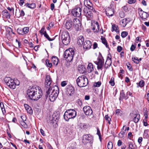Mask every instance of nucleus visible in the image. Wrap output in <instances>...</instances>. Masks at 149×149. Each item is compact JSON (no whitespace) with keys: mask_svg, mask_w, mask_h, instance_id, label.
Masks as SVG:
<instances>
[{"mask_svg":"<svg viewBox=\"0 0 149 149\" xmlns=\"http://www.w3.org/2000/svg\"><path fill=\"white\" fill-rule=\"evenodd\" d=\"M52 82L51 78L49 75L46 76L45 85L46 89H48L46 92L45 97L47 98L49 96L50 100L51 102L54 101L56 98L59 93V88L58 86H55L52 89L51 88V84Z\"/></svg>","mask_w":149,"mask_h":149,"instance_id":"nucleus-1","label":"nucleus"},{"mask_svg":"<svg viewBox=\"0 0 149 149\" xmlns=\"http://www.w3.org/2000/svg\"><path fill=\"white\" fill-rule=\"evenodd\" d=\"M27 94L31 100H37L41 98L42 95V91L39 87L33 86L27 91Z\"/></svg>","mask_w":149,"mask_h":149,"instance_id":"nucleus-2","label":"nucleus"},{"mask_svg":"<svg viewBox=\"0 0 149 149\" xmlns=\"http://www.w3.org/2000/svg\"><path fill=\"white\" fill-rule=\"evenodd\" d=\"M4 81L6 84L10 88L14 89L16 86H19V82L17 80H13L10 77H6L5 78Z\"/></svg>","mask_w":149,"mask_h":149,"instance_id":"nucleus-3","label":"nucleus"},{"mask_svg":"<svg viewBox=\"0 0 149 149\" xmlns=\"http://www.w3.org/2000/svg\"><path fill=\"white\" fill-rule=\"evenodd\" d=\"M75 55L74 51L72 48L66 50L64 53V57L68 62H71Z\"/></svg>","mask_w":149,"mask_h":149,"instance_id":"nucleus-4","label":"nucleus"},{"mask_svg":"<svg viewBox=\"0 0 149 149\" xmlns=\"http://www.w3.org/2000/svg\"><path fill=\"white\" fill-rule=\"evenodd\" d=\"M77 112L76 111L72 109L67 110L65 113L64 118L66 121L71 118H74L76 116Z\"/></svg>","mask_w":149,"mask_h":149,"instance_id":"nucleus-5","label":"nucleus"},{"mask_svg":"<svg viewBox=\"0 0 149 149\" xmlns=\"http://www.w3.org/2000/svg\"><path fill=\"white\" fill-rule=\"evenodd\" d=\"M77 83L79 87H84L86 86L88 83L87 78L84 75L79 76L77 79Z\"/></svg>","mask_w":149,"mask_h":149,"instance_id":"nucleus-6","label":"nucleus"},{"mask_svg":"<svg viewBox=\"0 0 149 149\" xmlns=\"http://www.w3.org/2000/svg\"><path fill=\"white\" fill-rule=\"evenodd\" d=\"M63 44L65 45L69 44L70 41V37L69 33L67 31L63 32L61 36Z\"/></svg>","mask_w":149,"mask_h":149,"instance_id":"nucleus-7","label":"nucleus"},{"mask_svg":"<svg viewBox=\"0 0 149 149\" xmlns=\"http://www.w3.org/2000/svg\"><path fill=\"white\" fill-rule=\"evenodd\" d=\"M93 140V137L91 135L86 134L83 136L82 142L84 145H86L88 143L92 144Z\"/></svg>","mask_w":149,"mask_h":149,"instance_id":"nucleus-8","label":"nucleus"},{"mask_svg":"<svg viewBox=\"0 0 149 149\" xmlns=\"http://www.w3.org/2000/svg\"><path fill=\"white\" fill-rule=\"evenodd\" d=\"M84 4L86 8L91 10L93 12H96L93 5L90 0H85L84 1Z\"/></svg>","mask_w":149,"mask_h":149,"instance_id":"nucleus-9","label":"nucleus"},{"mask_svg":"<svg viewBox=\"0 0 149 149\" xmlns=\"http://www.w3.org/2000/svg\"><path fill=\"white\" fill-rule=\"evenodd\" d=\"M91 10L87 9V8H84L83 10V13L84 15L86 17L88 20H91L93 18V11H91Z\"/></svg>","mask_w":149,"mask_h":149,"instance_id":"nucleus-10","label":"nucleus"},{"mask_svg":"<svg viewBox=\"0 0 149 149\" xmlns=\"http://www.w3.org/2000/svg\"><path fill=\"white\" fill-rule=\"evenodd\" d=\"M81 10L80 8L76 7L72 10L71 13L74 16L79 17L81 15Z\"/></svg>","mask_w":149,"mask_h":149,"instance_id":"nucleus-11","label":"nucleus"},{"mask_svg":"<svg viewBox=\"0 0 149 149\" xmlns=\"http://www.w3.org/2000/svg\"><path fill=\"white\" fill-rule=\"evenodd\" d=\"M98 61H95V63L97 65V69L99 70H102V68L104 64V59L103 57L101 56V57L97 58Z\"/></svg>","mask_w":149,"mask_h":149,"instance_id":"nucleus-12","label":"nucleus"},{"mask_svg":"<svg viewBox=\"0 0 149 149\" xmlns=\"http://www.w3.org/2000/svg\"><path fill=\"white\" fill-rule=\"evenodd\" d=\"M74 93V88L71 85H69L66 86V94L68 96H72Z\"/></svg>","mask_w":149,"mask_h":149,"instance_id":"nucleus-13","label":"nucleus"},{"mask_svg":"<svg viewBox=\"0 0 149 149\" xmlns=\"http://www.w3.org/2000/svg\"><path fill=\"white\" fill-rule=\"evenodd\" d=\"M83 110L85 114L88 116H90L93 113L92 110L89 106L84 107L83 108Z\"/></svg>","mask_w":149,"mask_h":149,"instance_id":"nucleus-14","label":"nucleus"},{"mask_svg":"<svg viewBox=\"0 0 149 149\" xmlns=\"http://www.w3.org/2000/svg\"><path fill=\"white\" fill-rule=\"evenodd\" d=\"M131 118H132L133 121L135 123H137L140 120V115L139 114L130 113Z\"/></svg>","mask_w":149,"mask_h":149,"instance_id":"nucleus-15","label":"nucleus"},{"mask_svg":"<svg viewBox=\"0 0 149 149\" xmlns=\"http://www.w3.org/2000/svg\"><path fill=\"white\" fill-rule=\"evenodd\" d=\"M60 114L57 112H54L52 116V119L51 120V123H54L58 121L59 118Z\"/></svg>","mask_w":149,"mask_h":149,"instance_id":"nucleus-16","label":"nucleus"},{"mask_svg":"<svg viewBox=\"0 0 149 149\" xmlns=\"http://www.w3.org/2000/svg\"><path fill=\"white\" fill-rule=\"evenodd\" d=\"M105 11L106 15L109 17L113 16L114 14L113 10L111 7H108L106 8Z\"/></svg>","mask_w":149,"mask_h":149,"instance_id":"nucleus-17","label":"nucleus"},{"mask_svg":"<svg viewBox=\"0 0 149 149\" xmlns=\"http://www.w3.org/2000/svg\"><path fill=\"white\" fill-rule=\"evenodd\" d=\"M92 44L89 40H86L84 43L83 47L86 50H89L91 48Z\"/></svg>","mask_w":149,"mask_h":149,"instance_id":"nucleus-18","label":"nucleus"},{"mask_svg":"<svg viewBox=\"0 0 149 149\" xmlns=\"http://www.w3.org/2000/svg\"><path fill=\"white\" fill-rule=\"evenodd\" d=\"M92 30L95 33H97L99 32L100 29L99 25L98 22L96 21H94V25H92Z\"/></svg>","mask_w":149,"mask_h":149,"instance_id":"nucleus-19","label":"nucleus"},{"mask_svg":"<svg viewBox=\"0 0 149 149\" xmlns=\"http://www.w3.org/2000/svg\"><path fill=\"white\" fill-rule=\"evenodd\" d=\"M129 97L127 96V95H125L124 90H122L120 92V95L119 98V100L122 101L124 99L126 100Z\"/></svg>","mask_w":149,"mask_h":149,"instance_id":"nucleus-20","label":"nucleus"},{"mask_svg":"<svg viewBox=\"0 0 149 149\" xmlns=\"http://www.w3.org/2000/svg\"><path fill=\"white\" fill-rule=\"evenodd\" d=\"M128 19H129L128 18L127 19L125 18L121 20L120 22V25L123 27H125L127 24L129 23L130 22V21L129 20H128Z\"/></svg>","mask_w":149,"mask_h":149,"instance_id":"nucleus-21","label":"nucleus"},{"mask_svg":"<svg viewBox=\"0 0 149 149\" xmlns=\"http://www.w3.org/2000/svg\"><path fill=\"white\" fill-rule=\"evenodd\" d=\"M3 17L6 19H10V14L8 11L6 9L3 10L2 12Z\"/></svg>","mask_w":149,"mask_h":149,"instance_id":"nucleus-22","label":"nucleus"},{"mask_svg":"<svg viewBox=\"0 0 149 149\" xmlns=\"http://www.w3.org/2000/svg\"><path fill=\"white\" fill-rule=\"evenodd\" d=\"M58 59L56 56H53L52 58V61L53 65L55 66H56L58 63Z\"/></svg>","mask_w":149,"mask_h":149,"instance_id":"nucleus-23","label":"nucleus"},{"mask_svg":"<svg viewBox=\"0 0 149 149\" xmlns=\"http://www.w3.org/2000/svg\"><path fill=\"white\" fill-rule=\"evenodd\" d=\"M111 60V58H109V59H107L104 65L105 68L107 69L110 66L112 63Z\"/></svg>","mask_w":149,"mask_h":149,"instance_id":"nucleus-24","label":"nucleus"},{"mask_svg":"<svg viewBox=\"0 0 149 149\" xmlns=\"http://www.w3.org/2000/svg\"><path fill=\"white\" fill-rule=\"evenodd\" d=\"M24 106L27 113L30 114H32L33 113V110L31 108L26 104H24Z\"/></svg>","mask_w":149,"mask_h":149,"instance_id":"nucleus-25","label":"nucleus"},{"mask_svg":"<svg viewBox=\"0 0 149 149\" xmlns=\"http://www.w3.org/2000/svg\"><path fill=\"white\" fill-rule=\"evenodd\" d=\"M72 22L71 20H68L66 23L65 27L67 29H70L72 26Z\"/></svg>","mask_w":149,"mask_h":149,"instance_id":"nucleus-26","label":"nucleus"},{"mask_svg":"<svg viewBox=\"0 0 149 149\" xmlns=\"http://www.w3.org/2000/svg\"><path fill=\"white\" fill-rule=\"evenodd\" d=\"M84 38L82 36H80L77 38V43L79 45H81L84 43Z\"/></svg>","mask_w":149,"mask_h":149,"instance_id":"nucleus-27","label":"nucleus"},{"mask_svg":"<svg viewBox=\"0 0 149 149\" xmlns=\"http://www.w3.org/2000/svg\"><path fill=\"white\" fill-rule=\"evenodd\" d=\"M140 17L142 19H145L148 16V14L146 12H143L142 13H140L139 15Z\"/></svg>","mask_w":149,"mask_h":149,"instance_id":"nucleus-28","label":"nucleus"},{"mask_svg":"<svg viewBox=\"0 0 149 149\" xmlns=\"http://www.w3.org/2000/svg\"><path fill=\"white\" fill-rule=\"evenodd\" d=\"M87 71L88 73H91L93 70V64L91 63H88L87 68Z\"/></svg>","mask_w":149,"mask_h":149,"instance_id":"nucleus-29","label":"nucleus"},{"mask_svg":"<svg viewBox=\"0 0 149 149\" xmlns=\"http://www.w3.org/2000/svg\"><path fill=\"white\" fill-rule=\"evenodd\" d=\"M24 6L31 9H33L36 7L35 4L34 3H26L25 4Z\"/></svg>","mask_w":149,"mask_h":149,"instance_id":"nucleus-30","label":"nucleus"},{"mask_svg":"<svg viewBox=\"0 0 149 149\" xmlns=\"http://www.w3.org/2000/svg\"><path fill=\"white\" fill-rule=\"evenodd\" d=\"M19 11L20 12L19 15H17L16 13H15V16L17 18H19L20 17H23L25 15V13L23 10H22L21 11L19 10Z\"/></svg>","mask_w":149,"mask_h":149,"instance_id":"nucleus-31","label":"nucleus"},{"mask_svg":"<svg viewBox=\"0 0 149 149\" xmlns=\"http://www.w3.org/2000/svg\"><path fill=\"white\" fill-rule=\"evenodd\" d=\"M136 84L137 85V87H138L139 86L141 88L144 86L145 85V82L141 80L139 81V83H137Z\"/></svg>","mask_w":149,"mask_h":149,"instance_id":"nucleus-32","label":"nucleus"},{"mask_svg":"<svg viewBox=\"0 0 149 149\" xmlns=\"http://www.w3.org/2000/svg\"><path fill=\"white\" fill-rule=\"evenodd\" d=\"M112 30L111 31L112 32L114 31H115L117 32H119L118 31V26L115 24L112 25Z\"/></svg>","mask_w":149,"mask_h":149,"instance_id":"nucleus-33","label":"nucleus"},{"mask_svg":"<svg viewBox=\"0 0 149 149\" xmlns=\"http://www.w3.org/2000/svg\"><path fill=\"white\" fill-rule=\"evenodd\" d=\"M22 32L23 33L24 35L27 33L29 31V28L28 27H24L22 29Z\"/></svg>","mask_w":149,"mask_h":149,"instance_id":"nucleus-34","label":"nucleus"},{"mask_svg":"<svg viewBox=\"0 0 149 149\" xmlns=\"http://www.w3.org/2000/svg\"><path fill=\"white\" fill-rule=\"evenodd\" d=\"M81 25V24L80 22L79 23L76 24L75 25H74V26L75 30L78 31H79V29H80Z\"/></svg>","mask_w":149,"mask_h":149,"instance_id":"nucleus-35","label":"nucleus"},{"mask_svg":"<svg viewBox=\"0 0 149 149\" xmlns=\"http://www.w3.org/2000/svg\"><path fill=\"white\" fill-rule=\"evenodd\" d=\"M101 40L102 43L106 46V47L109 48V46L107 45V43L106 39L104 38H102Z\"/></svg>","mask_w":149,"mask_h":149,"instance_id":"nucleus-36","label":"nucleus"},{"mask_svg":"<svg viewBox=\"0 0 149 149\" xmlns=\"http://www.w3.org/2000/svg\"><path fill=\"white\" fill-rule=\"evenodd\" d=\"M124 70L122 69L120 70V72L118 74V77L122 79L123 76V74L124 73Z\"/></svg>","mask_w":149,"mask_h":149,"instance_id":"nucleus-37","label":"nucleus"},{"mask_svg":"<svg viewBox=\"0 0 149 149\" xmlns=\"http://www.w3.org/2000/svg\"><path fill=\"white\" fill-rule=\"evenodd\" d=\"M44 34V36L49 41H51L54 40V39H51L49 36V35L47 33L46 31H45Z\"/></svg>","mask_w":149,"mask_h":149,"instance_id":"nucleus-38","label":"nucleus"},{"mask_svg":"<svg viewBox=\"0 0 149 149\" xmlns=\"http://www.w3.org/2000/svg\"><path fill=\"white\" fill-rule=\"evenodd\" d=\"M114 80V78L113 77H112L111 78L110 80L109 81V83L112 86H113L115 85Z\"/></svg>","mask_w":149,"mask_h":149,"instance_id":"nucleus-39","label":"nucleus"},{"mask_svg":"<svg viewBox=\"0 0 149 149\" xmlns=\"http://www.w3.org/2000/svg\"><path fill=\"white\" fill-rule=\"evenodd\" d=\"M113 147L112 143L111 141L108 142L107 144V148L108 149H112Z\"/></svg>","mask_w":149,"mask_h":149,"instance_id":"nucleus-40","label":"nucleus"},{"mask_svg":"<svg viewBox=\"0 0 149 149\" xmlns=\"http://www.w3.org/2000/svg\"><path fill=\"white\" fill-rule=\"evenodd\" d=\"M80 22L79 20L77 18L74 19L73 22H72V24L73 26L75 25L76 24L79 23Z\"/></svg>","mask_w":149,"mask_h":149,"instance_id":"nucleus-41","label":"nucleus"},{"mask_svg":"<svg viewBox=\"0 0 149 149\" xmlns=\"http://www.w3.org/2000/svg\"><path fill=\"white\" fill-rule=\"evenodd\" d=\"M128 144V147L127 149H134V145L131 142L129 143Z\"/></svg>","mask_w":149,"mask_h":149,"instance_id":"nucleus-42","label":"nucleus"},{"mask_svg":"<svg viewBox=\"0 0 149 149\" xmlns=\"http://www.w3.org/2000/svg\"><path fill=\"white\" fill-rule=\"evenodd\" d=\"M132 61H133L135 63L138 64L139 63V59L137 57L132 58Z\"/></svg>","mask_w":149,"mask_h":149,"instance_id":"nucleus-43","label":"nucleus"},{"mask_svg":"<svg viewBox=\"0 0 149 149\" xmlns=\"http://www.w3.org/2000/svg\"><path fill=\"white\" fill-rule=\"evenodd\" d=\"M128 35V33L126 31H123L121 33V36L123 38L126 37Z\"/></svg>","mask_w":149,"mask_h":149,"instance_id":"nucleus-44","label":"nucleus"},{"mask_svg":"<svg viewBox=\"0 0 149 149\" xmlns=\"http://www.w3.org/2000/svg\"><path fill=\"white\" fill-rule=\"evenodd\" d=\"M105 119L108 121V123L109 124H110V121L111 120V119L109 117L108 115H105Z\"/></svg>","mask_w":149,"mask_h":149,"instance_id":"nucleus-45","label":"nucleus"},{"mask_svg":"<svg viewBox=\"0 0 149 149\" xmlns=\"http://www.w3.org/2000/svg\"><path fill=\"white\" fill-rule=\"evenodd\" d=\"M17 32L18 34L24 35L23 33L22 32V29L18 28L17 30Z\"/></svg>","mask_w":149,"mask_h":149,"instance_id":"nucleus-46","label":"nucleus"},{"mask_svg":"<svg viewBox=\"0 0 149 149\" xmlns=\"http://www.w3.org/2000/svg\"><path fill=\"white\" fill-rule=\"evenodd\" d=\"M101 81H98L97 82L95 83L94 84V86L95 87H99L101 86Z\"/></svg>","mask_w":149,"mask_h":149,"instance_id":"nucleus-47","label":"nucleus"},{"mask_svg":"<svg viewBox=\"0 0 149 149\" xmlns=\"http://www.w3.org/2000/svg\"><path fill=\"white\" fill-rule=\"evenodd\" d=\"M119 16L121 18H123L125 16V13L123 11H120L119 13Z\"/></svg>","mask_w":149,"mask_h":149,"instance_id":"nucleus-48","label":"nucleus"},{"mask_svg":"<svg viewBox=\"0 0 149 149\" xmlns=\"http://www.w3.org/2000/svg\"><path fill=\"white\" fill-rule=\"evenodd\" d=\"M46 63L47 65V66L51 68L52 66V63H49V61L48 59H46Z\"/></svg>","mask_w":149,"mask_h":149,"instance_id":"nucleus-49","label":"nucleus"},{"mask_svg":"<svg viewBox=\"0 0 149 149\" xmlns=\"http://www.w3.org/2000/svg\"><path fill=\"white\" fill-rule=\"evenodd\" d=\"M45 28L44 26H43L41 29V30L39 32L40 34L42 35H44V34Z\"/></svg>","mask_w":149,"mask_h":149,"instance_id":"nucleus-50","label":"nucleus"},{"mask_svg":"<svg viewBox=\"0 0 149 149\" xmlns=\"http://www.w3.org/2000/svg\"><path fill=\"white\" fill-rule=\"evenodd\" d=\"M127 68L130 71H132L133 70V68H132L131 65L129 63L127 64Z\"/></svg>","mask_w":149,"mask_h":149,"instance_id":"nucleus-51","label":"nucleus"},{"mask_svg":"<svg viewBox=\"0 0 149 149\" xmlns=\"http://www.w3.org/2000/svg\"><path fill=\"white\" fill-rule=\"evenodd\" d=\"M7 8L13 14H14V8L13 7L10 8V7H8Z\"/></svg>","mask_w":149,"mask_h":149,"instance_id":"nucleus-52","label":"nucleus"},{"mask_svg":"<svg viewBox=\"0 0 149 149\" xmlns=\"http://www.w3.org/2000/svg\"><path fill=\"white\" fill-rule=\"evenodd\" d=\"M97 134L98 135L99 139L100 141H101V135L100 132L98 128L97 129Z\"/></svg>","mask_w":149,"mask_h":149,"instance_id":"nucleus-53","label":"nucleus"},{"mask_svg":"<svg viewBox=\"0 0 149 149\" xmlns=\"http://www.w3.org/2000/svg\"><path fill=\"white\" fill-rule=\"evenodd\" d=\"M76 102L81 107L82 104V102L80 99H78L77 100Z\"/></svg>","mask_w":149,"mask_h":149,"instance_id":"nucleus-54","label":"nucleus"},{"mask_svg":"<svg viewBox=\"0 0 149 149\" xmlns=\"http://www.w3.org/2000/svg\"><path fill=\"white\" fill-rule=\"evenodd\" d=\"M136 1V0H128V3L129 4H132L134 3Z\"/></svg>","mask_w":149,"mask_h":149,"instance_id":"nucleus-55","label":"nucleus"},{"mask_svg":"<svg viewBox=\"0 0 149 149\" xmlns=\"http://www.w3.org/2000/svg\"><path fill=\"white\" fill-rule=\"evenodd\" d=\"M121 111L120 109H116V114H117L118 115L121 116V113H120H120Z\"/></svg>","mask_w":149,"mask_h":149,"instance_id":"nucleus-56","label":"nucleus"},{"mask_svg":"<svg viewBox=\"0 0 149 149\" xmlns=\"http://www.w3.org/2000/svg\"><path fill=\"white\" fill-rule=\"evenodd\" d=\"M136 47L134 45H132L130 47V50L132 52L134 51V50L135 49V48H136Z\"/></svg>","mask_w":149,"mask_h":149,"instance_id":"nucleus-57","label":"nucleus"},{"mask_svg":"<svg viewBox=\"0 0 149 149\" xmlns=\"http://www.w3.org/2000/svg\"><path fill=\"white\" fill-rule=\"evenodd\" d=\"M143 140V138L142 137H139L138 140V142L140 144L141 143Z\"/></svg>","mask_w":149,"mask_h":149,"instance_id":"nucleus-58","label":"nucleus"},{"mask_svg":"<svg viewBox=\"0 0 149 149\" xmlns=\"http://www.w3.org/2000/svg\"><path fill=\"white\" fill-rule=\"evenodd\" d=\"M97 47V44L96 42H95L93 45V49H96Z\"/></svg>","mask_w":149,"mask_h":149,"instance_id":"nucleus-59","label":"nucleus"},{"mask_svg":"<svg viewBox=\"0 0 149 149\" xmlns=\"http://www.w3.org/2000/svg\"><path fill=\"white\" fill-rule=\"evenodd\" d=\"M40 132L42 135L43 136H45V132L42 129H40Z\"/></svg>","mask_w":149,"mask_h":149,"instance_id":"nucleus-60","label":"nucleus"},{"mask_svg":"<svg viewBox=\"0 0 149 149\" xmlns=\"http://www.w3.org/2000/svg\"><path fill=\"white\" fill-rule=\"evenodd\" d=\"M7 31L10 33L11 32H12V29L10 27H8L7 29Z\"/></svg>","mask_w":149,"mask_h":149,"instance_id":"nucleus-61","label":"nucleus"},{"mask_svg":"<svg viewBox=\"0 0 149 149\" xmlns=\"http://www.w3.org/2000/svg\"><path fill=\"white\" fill-rule=\"evenodd\" d=\"M122 50V47L120 46H118L117 47V50L118 52H120Z\"/></svg>","mask_w":149,"mask_h":149,"instance_id":"nucleus-62","label":"nucleus"},{"mask_svg":"<svg viewBox=\"0 0 149 149\" xmlns=\"http://www.w3.org/2000/svg\"><path fill=\"white\" fill-rule=\"evenodd\" d=\"M67 84L66 81H63L61 83V86H62L64 87Z\"/></svg>","mask_w":149,"mask_h":149,"instance_id":"nucleus-63","label":"nucleus"},{"mask_svg":"<svg viewBox=\"0 0 149 149\" xmlns=\"http://www.w3.org/2000/svg\"><path fill=\"white\" fill-rule=\"evenodd\" d=\"M146 98H147L148 101H149V91L147 93V95H146L145 96Z\"/></svg>","mask_w":149,"mask_h":149,"instance_id":"nucleus-64","label":"nucleus"}]
</instances>
